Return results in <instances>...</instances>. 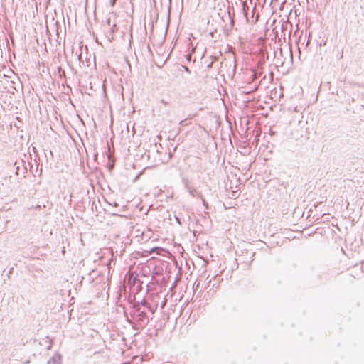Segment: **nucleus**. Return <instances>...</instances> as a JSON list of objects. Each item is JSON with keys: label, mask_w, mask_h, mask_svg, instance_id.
Returning a JSON list of instances; mask_svg holds the SVG:
<instances>
[{"label": "nucleus", "mask_w": 364, "mask_h": 364, "mask_svg": "<svg viewBox=\"0 0 364 364\" xmlns=\"http://www.w3.org/2000/svg\"><path fill=\"white\" fill-rule=\"evenodd\" d=\"M58 73H59L60 75H65V71L63 70H62V68L60 67H58Z\"/></svg>", "instance_id": "7"}, {"label": "nucleus", "mask_w": 364, "mask_h": 364, "mask_svg": "<svg viewBox=\"0 0 364 364\" xmlns=\"http://www.w3.org/2000/svg\"><path fill=\"white\" fill-rule=\"evenodd\" d=\"M185 187L192 197L202 198L201 193L198 192L194 187L190 186L188 183H186Z\"/></svg>", "instance_id": "2"}, {"label": "nucleus", "mask_w": 364, "mask_h": 364, "mask_svg": "<svg viewBox=\"0 0 364 364\" xmlns=\"http://www.w3.org/2000/svg\"><path fill=\"white\" fill-rule=\"evenodd\" d=\"M117 0H109V4L111 6H114L116 4Z\"/></svg>", "instance_id": "10"}, {"label": "nucleus", "mask_w": 364, "mask_h": 364, "mask_svg": "<svg viewBox=\"0 0 364 364\" xmlns=\"http://www.w3.org/2000/svg\"><path fill=\"white\" fill-rule=\"evenodd\" d=\"M191 58H192L191 54H188V55H186V60H187L188 62L191 61Z\"/></svg>", "instance_id": "8"}, {"label": "nucleus", "mask_w": 364, "mask_h": 364, "mask_svg": "<svg viewBox=\"0 0 364 364\" xmlns=\"http://www.w3.org/2000/svg\"><path fill=\"white\" fill-rule=\"evenodd\" d=\"M107 23L108 24V26H111L112 24L111 23V19L110 18H108L107 20Z\"/></svg>", "instance_id": "12"}, {"label": "nucleus", "mask_w": 364, "mask_h": 364, "mask_svg": "<svg viewBox=\"0 0 364 364\" xmlns=\"http://www.w3.org/2000/svg\"><path fill=\"white\" fill-rule=\"evenodd\" d=\"M176 220L177 223H178L179 225H181V222L180 219H179L178 217H176Z\"/></svg>", "instance_id": "14"}, {"label": "nucleus", "mask_w": 364, "mask_h": 364, "mask_svg": "<svg viewBox=\"0 0 364 364\" xmlns=\"http://www.w3.org/2000/svg\"><path fill=\"white\" fill-rule=\"evenodd\" d=\"M47 364H61V356L56 353L52 358H50Z\"/></svg>", "instance_id": "4"}, {"label": "nucleus", "mask_w": 364, "mask_h": 364, "mask_svg": "<svg viewBox=\"0 0 364 364\" xmlns=\"http://www.w3.org/2000/svg\"><path fill=\"white\" fill-rule=\"evenodd\" d=\"M213 66V62H211L210 63H208V65H207L208 68H211Z\"/></svg>", "instance_id": "15"}, {"label": "nucleus", "mask_w": 364, "mask_h": 364, "mask_svg": "<svg viewBox=\"0 0 364 364\" xmlns=\"http://www.w3.org/2000/svg\"><path fill=\"white\" fill-rule=\"evenodd\" d=\"M184 122H185V120H182V121H181L180 124H183Z\"/></svg>", "instance_id": "16"}, {"label": "nucleus", "mask_w": 364, "mask_h": 364, "mask_svg": "<svg viewBox=\"0 0 364 364\" xmlns=\"http://www.w3.org/2000/svg\"><path fill=\"white\" fill-rule=\"evenodd\" d=\"M161 102L162 104H164V105H168V103H167L164 100H161Z\"/></svg>", "instance_id": "13"}, {"label": "nucleus", "mask_w": 364, "mask_h": 364, "mask_svg": "<svg viewBox=\"0 0 364 364\" xmlns=\"http://www.w3.org/2000/svg\"><path fill=\"white\" fill-rule=\"evenodd\" d=\"M201 200H202V203H203V205L206 208H208V203L206 202V200L203 198V197L202 196V198H200Z\"/></svg>", "instance_id": "6"}, {"label": "nucleus", "mask_w": 364, "mask_h": 364, "mask_svg": "<svg viewBox=\"0 0 364 364\" xmlns=\"http://www.w3.org/2000/svg\"><path fill=\"white\" fill-rule=\"evenodd\" d=\"M111 26H112V27H111V28H110L111 32H112V33H114V32L115 27H116V24H115V23H113Z\"/></svg>", "instance_id": "11"}, {"label": "nucleus", "mask_w": 364, "mask_h": 364, "mask_svg": "<svg viewBox=\"0 0 364 364\" xmlns=\"http://www.w3.org/2000/svg\"><path fill=\"white\" fill-rule=\"evenodd\" d=\"M228 56H232L233 57V64H234L233 65V71H234V73H235L236 68H237V63H236V58L235 57V54L232 52H230L228 54Z\"/></svg>", "instance_id": "5"}, {"label": "nucleus", "mask_w": 364, "mask_h": 364, "mask_svg": "<svg viewBox=\"0 0 364 364\" xmlns=\"http://www.w3.org/2000/svg\"><path fill=\"white\" fill-rule=\"evenodd\" d=\"M139 305L141 308L151 311V314H154L156 308L152 307L145 299H143L142 301L139 303Z\"/></svg>", "instance_id": "3"}, {"label": "nucleus", "mask_w": 364, "mask_h": 364, "mask_svg": "<svg viewBox=\"0 0 364 364\" xmlns=\"http://www.w3.org/2000/svg\"><path fill=\"white\" fill-rule=\"evenodd\" d=\"M132 320L127 318V321L137 326V328H143L147 326L149 322L150 317L147 314L145 309L141 308L139 303H136L133 305L132 310L129 312ZM127 317H128L127 316Z\"/></svg>", "instance_id": "1"}, {"label": "nucleus", "mask_w": 364, "mask_h": 364, "mask_svg": "<svg viewBox=\"0 0 364 364\" xmlns=\"http://www.w3.org/2000/svg\"><path fill=\"white\" fill-rule=\"evenodd\" d=\"M182 68L184 69V70L188 73H191V70L190 69L187 67V66H185V65H183Z\"/></svg>", "instance_id": "9"}]
</instances>
